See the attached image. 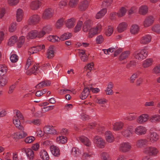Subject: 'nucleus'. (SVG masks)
Listing matches in <instances>:
<instances>
[{"label":"nucleus","instance_id":"nucleus-1","mask_svg":"<svg viewBox=\"0 0 160 160\" xmlns=\"http://www.w3.org/2000/svg\"><path fill=\"white\" fill-rule=\"evenodd\" d=\"M97 29L94 28H91V21L90 20L86 21L84 23L82 27V29L84 32H87L88 30H90V32H93L91 33V34L92 35L96 34L98 28L96 27Z\"/></svg>","mask_w":160,"mask_h":160},{"label":"nucleus","instance_id":"nucleus-2","mask_svg":"<svg viewBox=\"0 0 160 160\" xmlns=\"http://www.w3.org/2000/svg\"><path fill=\"white\" fill-rule=\"evenodd\" d=\"M134 56L136 59L142 60L145 59L148 56V52L145 49L141 50L135 52L134 53Z\"/></svg>","mask_w":160,"mask_h":160},{"label":"nucleus","instance_id":"nucleus-3","mask_svg":"<svg viewBox=\"0 0 160 160\" xmlns=\"http://www.w3.org/2000/svg\"><path fill=\"white\" fill-rule=\"evenodd\" d=\"M44 132L47 134H57L56 130L52 126H46L43 128Z\"/></svg>","mask_w":160,"mask_h":160},{"label":"nucleus","instance_id":"nucleus-4","mask_svg":"<svg viewBox=\"0 0 160 160\" xmlns=\"http://www.w3.org/2000/svg\"><path fill=\"white\" fill-rule=\"evenodd\" d=\"M158 152L157 150L155 148L152 147H147L143 150L144 153L150 155H155Z\"/></svg>","mask_w":160,"mask_h":160},{"label":"nucleus","instance_id":"nucleus-5","mask_svg":"<svg viewBox=\"0 0 160 160\" xmlns=\"http://www.w3.org/2000/svg\"><path fill=\"white\" fill-rule=\"evenodd\" d=\"M22 152H24L26 154L28 158L30 160H33L34 155L33 151L30 148H23L22 149Z\"/></svg>","mask_w":160,"mask_h":160},{"label":"nucleus","instance_id":"nucleus-6","mask_svg":"<svg viewBox=\"0 0 160 160\" xmlns=\"http://www.w3.org/2000/svg\"><path fill=\"white\" fill-rule=\"evenodd\" d=\"M52 29L50 25H47L43 27L42 30L39 32L38 37L39 38L42 37L46 33H49L52 31Z\"/></svg>","mask_w":160,"mask_h":160},{"label":"nucleus","instance_id":"nucleus-7","mask_svg":"<svg viewBox=\"0 0 160 160\" xmlns=\"http://www.w3.org/2000/svg\"><path fill=\"white\" fill-rule=\"evenodd\" d=\"M131 148L130 144L128 142H123L120 145L119 151L123 152H126L129 151Z\"/></svg>","mask_w":160,"mask_h":160},{"label":"nucleus","instance_id":"nucleus-8","mask_svg":"<svg viewBox=\"0 0 160 160\" xmlns=\"http://www.w3.org/2000/svg\"><path fill=\"white\" fill-rule=\"evenodd\" d=\"M94 142L98 147L102 148L104 146L105 142L102 138L98 136H96L94 138Z\"/></svg>","mask_w":160,"mask_h":160},{"label":"nucleus","instance_id":"nucleus-9","mask_svg":"<svg viewBox=\"0 0 160 160\" xmlns=\"http://www.w3.org/2000/svg\"><path fill=\"white\" fill-rule=\"evenodd\" d=\"M53 15L52 11L51 8L46 9L43 14L42 18L44 19H48Z\"/></svg>","mask_w":160,"mask_h":160},{"label":"nucleus","instance_id":"nucleus-10","mask_svg":"<svg viewBox=\"0 0 160 160\" xmlns=\"http://www.w3.org/2000/svg\"><path fill=\"white\" fill-rule=\"evenodd\" d=\"M85 84V82H84L83 84H84V88L83 91L81 93V96H80V98L82 100L86 99L88 96L90 92L89 87H86Z\"/></svg>","mask_w":160,"mask_h":160},{"label":"nucleus","instance_id":"nucleus-11","mask_svg":"<svg viewBox=\"0 0 160 160\" xmlns=\"http://www.w3.org/2000/svg\"><path fill=\"white\" fill-rule=\"evenodd\" d=\"M151 36L150 35H145L141 37L140 40V42L142 44H148L151 41Z\"/></svg>","mask_w":160,"mask_h":160},{"label":"nucleus","instance_id":"nucleus-12","mask_svg":"<svg viewBox=\"0 0 160 160\" xmlns=\"http://www.w3.org/2000/svg\"><path fill=\"white\" fill-rule=\"evenodd\" d=\"M40 17L38 15H34L31 17L28 22L29 24H35L37 23L40 20Z\"/></svg>","mask_w":160,"mask_h":160},{"label":"nucleus","instance_id":"nucleus-13","mask_svg":"<svg viewBox=\"0 0 160 160\" xmlns=\"http://www.w3.org/2000/svg\"><path fill=\"white\" fill-rule=\"evenodd\" d=\"M154 22V18L151 16L147 17L143 22V25L145 27H149Z\"/></svg>","mask_w":160,"mask_h":160},{"label":"nucleus","instance_id":"nucleus-14","mask_svg":"<svg viewBox=\"0 0 160 160\" xmlns=\"http://www.w3.org/2000/svg\"><path fill=\"white\" fill-rule=\"evenodd\" d=\"M27 135V133L23 131L14 133L12 136L14 138L19 139L24 138Z\"/></svg>","mask_w":160,"mask_h":160},{"label":"nucleus","instance_id":"nucleus-15","mask_svg":"<svg viewBox=\"0 0 160 160\" xmlns=\"http://www.w3.org/2000/svg\"><path fill=\"white\" fill-rule=\"evenodd\" d=\"M50 150L52 153L56 157H58L60 155V151L59 148L54 145H52L50 147Z\"/></svg>","mask_w":160,"mask_h":160},{"label":"nucleus","instance_id":"nucleus-16","mask_svg":"<svg viewBox=\"0 0 160 160\" xmlns=\"http://www.w3.org/2000/svg\"><path fill=\"white\" fill-rule=\"evenodd\" d=\"M149 118V116L147 114H142L137 119V122L139 123H143L147 121Z\"/></svg>","mask_w":160,"mask_h":160},{"label":"nucleus","instance_id":"nucleus-17","mask_svg":"<svg viewBox=\"0 0 160 160\" xmlns=\"http://www.w3.org/2000/svg\"><path fill=\"white\" fill-rule=\"evenodd\" d=\"M51 84L50 81H43L38 84L35 87L36 88L40 89L43 88L44 86H49Z\"/></svg>","mask_w":160,"mask_h":160},{"label":"nucleus","instance_id":"nucleus-18","mask_svg":"<svg viewBox=\"0 0 160 160\" xmlns=\"http://www.w3.org/2000/svg\"><path fill=\"white\" fill-rule=\"evenodd\" d=\"M146 131V128L142 126H140L136 128L135 132L136 134L142 135L144 134Z\"/></svg>","mask_w":160,"mask_h":160},{"label":"nucleus","instance_id":"nucleus-19","mask_svg":"<svg viewBox=\"0 0 160 160\" xmlns=\"http://www.w3.org/2000/svg\"><path fill=\"white\" fill-rule=\"evenodd\" d=\"M88 6V3L87 0L81 2L79 4V9L81 11L85 10Z\"/></svg>","mask_w":160,"mask_h":160},{"label":"nucleus","instance_id":"nucleus-20","mask_svg":"<svg viewBox=\"0 0 160 160\" xmlns=\"http://www.w3.org/2000/svg\"><path fill=\"white\" fill-rule=\"evenodd\" d=\"M79 140L83 143L85 145L89 147L91 145V142L89 139L84 136H81L79 138Z\"/></svg>","mask_w":160,"mask_h":160},{"label":"nucleus","instance_id":"nucleus-21","mask_svg":"<svg viewBox=\"0 0 160 160\" xmlns=\"http://www.w3.org/2000/svg\"><path fill=\"white\" fill-rule=\"evenodd\" d=\"M149 138L151 142H153L158 140L159 138L158 135L157 133L154 132H150L149 135Z\"/></svg>","mask_w":160,"mask_h":160},{"label":"nucleus","instance_id":"nucleus-22","mask_svg":"<svg viewBox=\"0 0 160 160\" xmlns=\"http://www.w3.org/2000/svg\"><path fill=\"white\" fill-rule=\"evenodd\" d=\"M39 154L41 158L43 160H48L49 158L48 153L44 150H41Z\"/></svg>","mask_w":160,"mask_h":160},{"label":"nucleus","instance_id":"nucleus-23","mask_svg":"<svg viewBox=\"0 0 160 160\" xmlns=\"http://www.w3.org/2000/svg\"><path fill=\"white\" fill-rule=\"evenodd\" d=\"M133 130V127L132 126H129L127 129L123 131L122 132V134L125 137H129L130 134L132 133Z\"/></svg>","mask_w":160,"mask_h":160},{"label":"nucleus","instance_id":"nucleus-24","mask_svg":"<svg viewBox=\"0 0 160 160\" xmlns=\"http://www.w3.org/2000/svg\"><path fill=\"white\" fill-rule=\"evenodd\" d=\"M127 26V24L125 22L120 23L117 28L118 32H123L126 29Z\"/></svg>","mask_w":160,"mask_h":160},{"label":"nucleus","instance_id":"nucleus-25","mask_svg":"<svg viewBox=\"0 0 160 160\" xmlns=\"http://www.w3.org/2000/svg\"><path fill=\"white\" fill-rule=\"evenodd\" d=\"M53 46H50L48 49L47 52V58H51L54 56V52L53 51Z\"/></svg>","mask_w":160,"mask_h":160},{"label":"nucleus","instance_id":"nucleus-26","mask_svg":"<svg viewBox=\"0 0 160 160\" xmlns=\"http://www.w3.org/2000/svg\"><path fill=\"white\" fill-rule=\"evenodd\" d=\"M148 143V141L146 139H141L138 140L137 145L138 147L142 148L144 147Z\"/></svg>","mask_w":160,"mask_h":160},{"label":"nucleus","instance_id":"nucleus-27","mask_svg":"<svg viewBox=\"0 0 160 160\" xmlns=\"http://www.w3.org/2000/svg\"><path fill=\"white\" fill-rule=\"evenodd\" d=\"M148 7L146 5L141 6L139 9V12L140 14L144 15L148 12Z\"/></svg>","mask_w":160,"mask_h":160},{"label":"nucleus","instance_id":"nucleus-28","mask_svg":"<svg viewBox=\"0 0 160 160\" xmlns=\"http://www.w3.org/2000/svg\"><path fill=\"white\" fill-rule=\"evenodd\" d=\"M75 22V19L72 18L68 19L67 22L66 23V25L68 28H72L74 26Z\"/></svg>","mask_w":160,"mask_h":160},{"label":"nucleus","instance_id":"nucleus-29","mask_svg":"<svg viewBox=\"0 0 160 160\" xmlns=\"http://www.w3.org/2000/svg\"><path fill=\"white\" fill-rule=\"evenodd\" d=\"M22 10L21 9H18L17 12L16 14L17 20L18 22L21 21L22 19L23 16Z\"/></svg>","mask_w":160,"mask_h":160},{"label":"nucleus","instance_id":"nucleus-30","mask_svg":"<svg viewBox=\"0 0 160 160\" xmlns=\"http://www.w3.org/2000/svg\"><path fill=\"white\" fill-rule=\"evenodd\" d=\"M39 3L38 1H36L31 2L30 7V8L33 10L37 9L39 7Z\"/></svg>","mask_w":160,"mask_h":160},{"label":"nucleus","instance_id":"nucleus-31","mask_svg":"<svg viewBox=\"0 0 160 160\" xmlns=\"http://www.w3.org/2000/svg\"><path fill=\"white\" fill-rule=\"evenodd\" d=\"M40 49L41 48L39 47L38 46L33 47L29 49L28 52L31 54H33L40 51Z\"/></svg>","mask_w":160,"mask_h":160},{"label":"nucleus","instance_id":"nucleus-32","mask_svg":"<svg viewBox=\"0 0 160 160\" xmlns=\"http://www.w3.org/2000/svg\"><path fill=\"white\" fill-rule=\"evenodd\" d=\"M105 135L106 136V140L108 142H113V137L110 131L106 132Z\"/></svg>","mask_w":160,"mask_h":160},{"label":"nucleus","instance_id":"nucleus-33","mask_svg":"<svg viewBox=\"0 0 160 160\" xmlns=\"http://www.w3.org/2000/svg\"><path fill=\"white\" fill-rule=\"evenodd\" d=\"M72 36V33L67 32L64 33L61 35L60 38L61 41H64L65 40L69 39Z\"/></svg>","mask_w":160,"mask_h":160},{"label":"nucleus","instance_id":"nucleus-34","mask_svg":"<svg viewBox=\"0 0 160 160\" xmlns=\"http://www.w3.org/2000/svg\"><path fill=\"white\" fill-rule=\"evenodd\" d=\"M37 36V31H31L30 32L27 36V39H32Z\"/></svg>","mask_w":160,"mask_h":160},{"label":"nucleus","instance_id":"nucleus-35","mask_svg":"<svg viewBox=\"0 0 160 160\" xmlns=\"http://www.w3.org/2000/svg\"><path fill=\"white\" fill-rule=\"evenodd\" d=\"M56 141L59 143L64 144L67 141V138L64 136H60L57 138Z\"/></svg>","mask_w":160,"mask_h":160},{"label":"nucleus","instance_id":"nucleus-36","mask_svg":"<svg viewBox=\"0 0 160 160\" xmlns=\"http://www.w3.org/2000/svg\"><path fill=\"white\" fill-rule=\"evenodd\" d=\"M38 64H36V65H33V67L29 71L27 72V73L28 75H30L32 73L34 74L35 73V71H37L39 67Z\"/></svg>","mask_w":160,"mask_h":160},{"label":"nucleus","instance_id":"nucleus-37","mask_svg":"<svg viewBox=\"0 0 160 160\" xmlns=\"http://www.w3.org/2000/svg\"><path fill=\"white\" fill-rule=\"evenodd\" d=\"M149 120L152 122H160V115L157 114L152 116L150 117Z\"/></svg>","mask_w":160,"mask_h":160},{"label":"nucleus","instance_id":"nucleus-38","mask_svg":"<svg viewBox=\"0 0 160 160\" xmlns=\"http://www.w3.org/2000/svg\"><path fill=\"white\" fill-rule=\"evenodd\" d=\"M130 54V51H127L122 52L119 57V59L120 60H122L128 58Z\"/></svg>","mask_w":160,"mask_h":160},{"label":"nucleus","instance_id":"nucleus-39","mask_svg":"<svg viewBox=\"0 0 160 160\" xmlns=\"http://www.w3.org/2000/svg\"><path fill=\"white\" fill-rule=\"evenodd\" d=\"M139 30V27L137 25L132 26L131 28L130 32L133 34H135L138 32Z\"/></svg>","mask_w":160,"mask_h":160},{"label":"nucleus","instance_id":"nucleus-40","mask_svg":"<svg viewBox=\"0 0 160 160\" xmlns=\"http://www.w3.org/2000/svg\"><path fill=\"white\" fill-rule=\"evenodd\" d=\"M126 11V9L125 8L122 7L120 9L119 12H117V16L119 18L122 17L125 15Z\"/></svg>","mask_w":160,"mask_h":160},{"label":"nucleus","instance_id":"nucleus-41","mask_svg":"<svg viewBox=\"0 0 160 160\" xmlns=\"http://www.w3.org/2000/svg\"><path fill=\"white\" fill-rule=\"evenodd\" d=\"M25 41V38L24 36H22L20 37L19 39L18 42L17 43L18 48H21L24 43Z\"/></svg>","mask_w":160,"mask_h":160},{"label":"nucleus","instance_id":"nucleus-42","mask_svg":"<svg viewBox=\"0 0 160 160\" xmlns=\"http://www.w3.org/2000/svg\"><path fill=\"white\" fill-rule=\"evenodd\" d=\"M123 124L122 123L116 122L113 126V129L115 131L118 130L122 128Z\"/></svg>","mask_w":160,"mask_h":160},{"label":"nucleus","instance_id":"nucleus-43","mask_svg":"<svg viewBox=\"0 0 160 160\" xmlns=\"http://www.w3.org/2000/svg\"><path fill=\"white\" fill-rule=\"evenodd\" d=\"M17 37L14 36H12L9 39L8 44L9 45L12 46L17 41Z\"/></svg>","mask_w":160,"mask_h":160},{"label":"nucleus","instance_id":"nucleus-44","mask_svg":"<svg viewBox=\"0 0 160 160\" xmlns=\"http://www.w3.org/2000/svg\"><path fill=\"white\" fill-rule=\"evenodd\" d=\"M152 63V59H148L145 60L143 64V66L145 68H146L151 66Z\"/></svg>","mask_w":160,"mask_h":160},{"label":"nucleus","instance_id":"nucleus-45","mask_svg":"<svg viewBox=\"0 0 160 160\" xmlns=\"http://www.w3.org/2000/svg\"><path fill=\"white\" fill-rule=\"evenodd\" d=\"M7 71V68L4 65H0V76L5 74Z\"/></svg>","mask_w":160,"mask_h":160},{"label":"nucleus","instance_id":"nucleus-46","mask_svg":"<svg viewBox=\"0 0 160 160\" xmlns=\"http://www.w3.org/2000/svg\"><path fill=\"white\" fill-rule=\"evenodd\" d=\"M113 2V0H104L102 2V7L106 8L111 5Z\"/></svg>","mask_w":160,"mask_h":160},{"label":"nucleus","instance_id":"nucleus-47","mask_svg":"<svg viewBox=\"0 0 160 160\" xmlns=\"http://www.w3.org/2000/svg\"><path fill=\"white\" fill-rule=\"evenodd\" d=\"M113 32V29L111 26H109L107 29L106 30L105 32V35L107 36H109L111 35Z\"/></svg>","mask_w":160,"mask_h":160},{"label":"nucleus","instance_id":"nucleus-48","mask_svg":"<svg viewBox=\"0 0 160 160\" xmlns=\"http://www.w3.org/2000/svg\"><path fill=\"white\" fill-rule=\"evenodd\" d=\"M79 149L78 148H73L72 150V155L75 156H79L80 153L79 152Z\"/></svg>","mask_w":160,"mask_h":160},{"label":"nucleus","instance_id":"nucleus-49","mask_svg":"<svg viewBox=\"0 0 160 160\" xmlns=\"http://www.w3.org/2000/svg\"><path fill=\"white\" fill-rule=\"evenodd\" d=\"M18 84V82H16L14 83L10 86L9 88V90L8 91V93L9 94H12L16 86Z\"/></svg>","mask_w":160,"mask_h":160},{"label":"nucleus","instance_id":"nucleus-50","mask_svg":"<svg viewBox=\"0 0 160 160\" xmlns=\"http://www.w3.org/2000/svg\"><path fill=\"white\" fill-rule=\"evenodd\" d=\"M82 24V22L81 21H79L77 24V25L74 28V32H78L81 28V26Z\"/></svg>","mask_w":160,"mask_h":160},{"label":"nucleus","instance_id":"nucleus-51","mask_svg":"<svg viewBox=\"0 0 160 160\" xmlns=\"http://www.w3.org/2000/svg\"><path fill=\"white\" fill-rule=\"evenodd\" d=\"M152 30L158 34L160 33V25L157 24L152 28Z\"/></svg>","mask_w":160,"mask_h":160},{"label":"nucleus","instance_id":"nucleus-52","mask_svg":"<svg viewBox=\"0 0 160 160\" xmlns=\"http://www.w3.org/2000/svg\"><path fill=\"white\" fill-rule=\"evenodd\" d=\"M101 158L102 160H110V159L109 155L105 152L101 153Z\"/></svg>","mask_w":160,"mask_h":160},{"label":"nucleus","instance_id":"nucleus-53","mask_svg":"<svg viewBox=\"0 0 160 160\" xmlns=\"http://www.w3.org/2000/svg\"><path fill=\"white\" fill-rule=\"evenodd\" d=\"M64 21L63 18H61L58 19L57 21L56 26L57 28L59 29L60 27L62 26L63 25V22Z\"/></svg>","mask_w":160,"mask_h":160},{"label":"nucleus","instance_id":"nucleus-54","mask_svg":"<svg viewBox=\"0 0 160 160\" xmlns=\"http://www.w3.org/2000/svg\"><path fill=\"white\" fill-rule=\"evenodd\" d=\"M78 0H70L69 5L71 7H74L78 4Z\"/></svg>","mask_w":160,"mask_h":160},{"label":"nucleus","instance_id":"nucleus-55","mask_svg":"<svg viewBox=\"0 0 160 160\" xmlns=\"http://www.w3.org/2000/svg\"><path fill=\"white\" fill-rule=\"evenodd\" d=\"M16 112V115L18 119H19L20 120H22V122H24V117L22 114L18 110H15Z\"/></svg>","mask_w":160,"mask_h":160},{"label":"nucleus","instance_id":"nucleus-56","mask_svg":"<svg viewBox=\"0 0 160 160\" xmlns=\"http://www.w3.org/2000/svg\"><path fill=\"white\" fill-rule=\"evenodd\" d=\"M16 23L15 22H13L11 24L10 27L9 28V31L10 32H14L16 29Z\"/></svg>","mask_w":160,"mask_h":160},{"label":"nucleus","instance_id":"nucleus-57","mask_svg":"<svg viewBox=\"0 0 160 160\" xmlns=\"http://www.w3.org/2000/svg\"><path fill=\"white\" fill-rule=\"evenodd\" d=\"M35 138L33 136H30L27 137L25 140V142L26 143H31L35 140Z\"/></svg>","mask_w":160,"mask_h":160},{"label":"nucleus","instance_id":"nucleus-58","mask_svg":"<svg viewBox=\"0 0 160 160\" xmlns=\"http://www.w3.org/2000/svg\"><path fill=\"white\" fill-rule=\"evenodd\" d=\"M10 59L12 62H16L18 59V57L16 54H13L10 57Z\"/></svg>","mask_w":160,"mask_h":160},{"label":"nucleus","instance_id":"nucleus-59","mask_svg":"<svg viewBox=\"0 0 160 160\" xmlns=\"http://www.w3.org/2000/svg\"><path fill=\"white\" fill-rule=\"evenodd\" d=\"M103 41L104 38L101 35L98 36L96 39V42L97 44H101Z\"/></svg>","mask_w":160,"mask_h":160},{"label":"nucleus","instance_id":"nucleus-60","mask_svg":"<svg viewBox=\"0 0 160 160\" xmlns=\"http://www.w3.org/2000/svg\"><path fill=\"white\" fill-rule=\"evenodd\" d=\"M153 73L157 74L160 73V64L155 67L152 70Z\"/></svg>","mask_w":160,"mask_h":160},{"label":"nucleus","instance_id":"nucleus-61","mask_svg":"<svg viewBox=\"0 0 160 160\" xmlns=\"http://www.w3.org/2000/svg\"><path fill=\"white\" fill-rule=\"evenodd\" d=\"M43 91H39L36 92V96L37 97H40L44 94L46 92L45 89L43 90Z\"/></svg>","mask_w":160,"mask_h":160},{"label":"nucleus","instance_id":"nucleus-62","mask_svg":"<svg viewBox=\"0 0 160 160\" xmlns=\"http://www.w3.org/2000/svg\"><path fill=\"white\" fill-rule=\"evenodd\" d=\"M19 2V0H9L8 4L11 6H13L17 4Z\"/></svg>","mask_w":160,"mask_h":160},{"label":"nucleus","instance_id":"nucleus-63","mask_svg":"<svg viewBox=\"0 0 160 160\" xmlns=\"http://www.w3.org/2000/svg\"><path fill=\"white\" fill-rule=\"evenodd\" d=\"M138 10L137 8L135 7H132L129 10L128 12V14L130 15L133 13L136 12Z\"/></svg>","mask_w":160,"mask_h":160},{"label":"nucleus","instance_id":"nucleus-64","mask_svg":"<svg viewBox=\"0 0 160 160\" xmlns=\"http://www.w3.org/2000/svg\"><path fill=\"white\" fill-rule=\"evenodd\" d=\"M67 5V2L65 1H61L59 4V7L60 8H63L64 6Z\"/></svg>","mask_w":160,"mask_h":160}]
</instances>
